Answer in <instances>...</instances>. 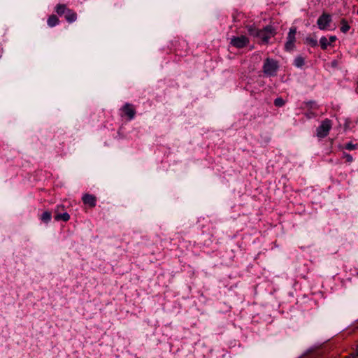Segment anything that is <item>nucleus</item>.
I'll return each mask as SVG.
<instances>
[{
  "instance_id": "nucleus-1",
  "label": "nucleus",
  "mask_w": 358,
  "mask_h": 358,
  "mask_svg": "<svg viewBox=\"0 0 358 358\" xmlns=\"http://www.w3.org/2000/svg\"><path fill=\"white\" fill-rule=\"evenodd\" d=\"M250 35L259 38L264 43H268L269 39L275 35V31L271 26H267L263 29L259 30L252 26L248 27Z\"/></svg>"
},
{
  "instance_id": "nucleus-2",
  "label": "nucleus",
  "mask_w": 358,
  "mask_h": 358,
  "mask_svg": "<svg viewBox=\"0 0 358 358\" xmlns=\"http://www.w3.org/2000/svg\"><path fill=\"white\" fill-rule=\"evenodd\" d=\"M332 127L331 121L329 119L323 120L320 125L317 128L316 135L318 138H322L326 137Z\"/></svg>"
},
{
  "instance_id": "nucleus-3",
  "label": "nucleus",
  "mask_w": 358,
  "mask_h": 358,
  "mask_svg": "<svg viewBox=\"0 0 358 358\" xmlns=\"http://www.w3.org/2000/svg\"><path fill=\"white\" fill-rule=\"evenodd\" d=\"M278 68V63L275 60L267 58L263 66V71L268 76H274Z\"/></svg>"
},
{
  "instance_id": "nucleus-4",
  "label": "nucleus",
  "mask_w": 358,
  "mask_h": 358,
  "mask_svg": "<svg viewBox=\"0 0 358 358\" xmlns=\"http://www.w3.org/2000/svg\"><path fill=\"white\" fill-rule=\"evenodd\" d=\"M55 220L57 221L62 220L67 222L70 219V215L65 210L64 205H58L55 210Z\"/></svg>"
},
{
  "instance_id": "nucleus-5",
  "label": "nucleus",
  "mask_w": 358,
  "mask_h": 358,
  "mask_svg": "<svg viewBox=\"0 0 358 358\" xmlns=\"http://www.w3.org/2000/svg\"><path fill=\"white\" fill-rule=\"evenodd\" d=\"M296 33V29L295 27H292L289 29V31L287 35V42L285 43V49L287 50H292L294 48V43L296 41L295 35Z\"/></svg>"
},
{
  "instance_id": "nucleus-6",
  "label": "nucleus",
  "mask_w": 358,
  "mask_h": 358,
  "mask_svg": "<svg viewBox=\"0 0 358 358\" xmlns=\"http://www.w3.org/2000/svg\"><path fill=\"white\" fill-rule=\"evenodd\" d=\"M230 43L237 48H243L248 45L249 43V39L245 36L233 37L231 38Z\"/></svg>"
},
{
  "instance_id": "nucleus-7",
  "label": "nucleus",
  "mask_w": 358,
  "mask_h": 358,
  "mask_svg": "<svg viewBox=\"0 0 358 358\" xmlns=\"http://www.w3.org/2000/svg\"><path fill=\"white\" fill-rule=\"evenodd\" d=\"M331 21V17L330 15L323 13L318 19L317 24L319 29L323 30L327 29Z\"/></svg>"
},
{
  "instance_id": "nucleus-8",
  "label": "nucleus",
  "mask_w": 358,
  "mask_h": 358,
  "mask_svg": "<svg viewBox=\"0 0 358 358\" xmlns=\"http://www.w3.org/2000/svg\"><path fill=\"white\" fill-rule=\"evenodd\" d=\"M122 110L124 114L127 116L128 120H131L134 118L136 110L132 104L129 103H125L122 108Z\"/></svg>"
},
{
  "instance_id": "nucleus-9",
  "label": "nucleus",
  "mask_w": 358,
  "mask_h": 358,
  "mask_svg": "<svg viewBox=\"0 0 358 358\" xmlns=\"http://www.w3.org/2000/svg\"><path fill=\"white\" fill-rule=\"evenodd\" d=\"M82 200L85 205L89 206L90 208H94L96 206V197L94 195L85 194L82 197Z\"/></svg>"
},
{
  "instance_id": "nucleus-10",
  "label": "nucleus",
  "mask_w": 358,
  "mask_h": 358,
  "mask_svg": "<svg viewBox=\"0 0 358 358\" xmlns=\"http://www.w3.org/2000/svg\"><path fill=\"white\" fill-rule=\"evenodd\" d=\"M64 17L68 22L72 23L77 20V13L73 10L68 8L64 14Z\"/></svg>"
},
{
  "instance_id": "nucleus-11",
  "label": "nucleus",
  "mask_w": 358,
  "mask_h": 358,
  "mask_svg": "<svg viewBox=\"0 0 358 358\" xmlns=\"http://www.w3.org/2000/svg\"><path fill=\"white\" fill-rule=\"evenodd\" d=\"M68 7L66 4H57L55 7V11L59 15H63L68 10Z\"/></svg>"
},
{
  "instance_id": "nucleus-12",
  "label": "nucleus",
  "mask_w": 358,
  "mask_h": 358,
  "mask_svg": "<svg viewBox=\"0 0 358 358\" xmlns=\"http://www.w3.org/2000/svg\"><path fill=\"white\" fill-rule=\"evenodd\" d=\"M58 23L59 19L55 15H50L48 19V24L50 27L56 26Z\"/></svg>"
},
{
  "instance_id": "nucleus-13",
  "label": "nucleus",
  "mask_w": 358,
  "mask_h": 358,
  "mask_svg": "<svg viewBox=\"0 0 358 358\" xmlns=\"http://www.w3.org/2000/svg\"><path fill=\"white\" fill-rule=\"evenodd\" d=\"M341 31L343 33H346L349 31L350 27L348 24L347 20L344 18L341 19Z\"/></svg>"
},
{
  "instance_id": "nucleus-14",
  "label": "nucleus",
  "mask_w": 358,
  "mask_h": 358,
  "mask_svg": "<svg viewBox=\"0 0 358 358\" xmlns=\"http://www.w3.org/2000/svg\"><path fill=\"white\" fill-rule=\"evenodd\" d=\"M41 220L45 223L49 222L51 220V213L49 211H45L41 215Z\"/></svg>"
},
{
  "instance_id": "nucleus-15",
  "label": "nucleus",
  "mask_w": 358,
  "mask_h": 358,
  "mask_svg": "<svg viewBox=\"0 0 358 358\" xmlns=\"http://www.w3.org/2000/svg\"><path fill=\"white\" fill-rule=\"evenodd\" d=\"M320 42L321 48L323 50H326L327 48L328 45H330V43L328 41V39L326 37H322L320 38Z\"/></svg>"
},
{
  "instance_id": "nucleus-16",
  "label": "nucleus",
  "mask_w": 358,
  "mask_h": 358,
  "mask_svg": "<svg viewBox=\"0 0 358 358\" xmlns=\"http://www.w3.org/2000/svg\"><path fill=\"white\" fill-rule=\"evenodd\" d=\"M294 64L297 67H301L304 64V59L301 57H298L294 59Z\"/></svg>"
},
{
  "instance_id": "nucleus-17",
  "label": "nucleus",
  "mask_w": 358,
  "mask_h": 358,
  "mask_svg": "<svg viewBox=\"0 0 358 358\" xmlns=\"http://www.w3.org/2000/svg\"><path fill=\"white\" fill-rule=\"evenodd\" d=\"M285 103V101L281 97L276 98L274 101L275 106L278 107L284 106Z\"/></svg>"
},
{
  "instance_id": "nucleus-18",
  "label": "nucleus",
  "mask_w": 358,
  "mask_h": 358,
  "mask_svg": "<svg viewBox=\"0 0 358 358\" xmlns=\"http://www.w3.org/2000/svg\"><path fill=\"white\" fill-rule=\"evenodd\" d=\"M306 41L308 44H310L311 46L315 47L317 45V41L316 39H314L313 38H307Z\"/></svg>"
},
{
  "instance_id": "nucleus-19",
  "label": "nucleus",
  "mask_w": 358,
  "mask_h": 358,
  "mask_svg": "<svg viewBox=\"0 0 358 358\" xmlns=\"http://www.w3.org/2000/svg\"><path fill=\"white\" fill-rule=\"evenodd\" d=\"M357 146H358L357 144H353L352 143H348L345 145V148L347 150H352L356 149L357 148Z\"/></svg>"
},
{
  "instance_id": "nucleus-20",
  "label": "nucleus",
  "mask_w": 358,
  "mask_h": 358,
  "mask_svg": "<svg viewBox=\"0 0 358 358\" xmlns=\"http://www.w3.org/2000/svg\"><path fill=\"white\" fill-rule=\"evenodd\" d=\"M343 158L345 159L346 162L349 163L353 161L352 157L350 154L346 152H343Z\"/></svg>"
},
{
  "instance_id": "nucleus-21",
  "label": "nucleus",
  "mask_w": 358,
  "mask_h": 358,
  "mask_svg": "<svg viewBox=\"0 0 358 358\" xmlns=\"http://www.w3.org/2000/svg\"><path fill=\"white\" fill-rule=\"evenodd\" d=\"M336 36H331V37L329 38V43H330V44H331V43L334 42V41H336Z\"/></svg>"
},
{
  "instance_id": "nucleus-22",
  "label": "nucleus",
  "mask_w": 358,
  "mask_h": 358,
  "mask_svg": "<svg viewBox=\"0 0 358 358\" xmlns=\"http://www.w3.org/2000/svg\"><path fill=\"white\" fill-rule=\"evenodd\" d=\"M344 127H345V129H349L350 128V122L346 121V122L345 123Z\"/></svg>"
},
{
  "instance_id": "nucleus-23",
  "label": "nucleus",
  "mask_w": 358,
  "mask_h": 358,
  "mask_svg": "<svg viewBox=\"0 0 358 358\" xmlns=\"http://www.w3.org/2000/svg\"><path fill=\"white\" fill-rule=\"evenodd\" d=\"M2 53H3V48H1V50H0V58L2 56Z\"/></svg>"
},
{
  "instance_id": "nucleus-24",
  "label": "nucleus",
  "mask_w": 358,
  "mask_h": 358,
  "mask_svg": "<svg viewBox=\"0 0 358 358\" xmlns=\"http://www.w3.org/2000/svg\"><path fill=\"white\" fill-rule=\"evenodd\" d=\"M357 14H358V10H357Z\"/></svg>"
}]
</instances>
